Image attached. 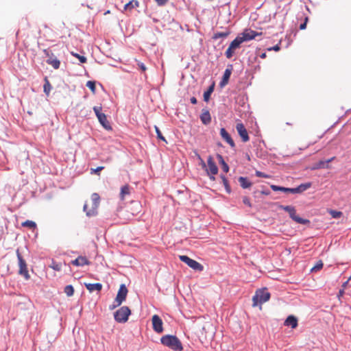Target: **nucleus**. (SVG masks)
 <instances>
[{
  "label": "nucleus",
  "instance_id": "12",
  "mask_svg": "<svg viewBox=\"0 0 351 351\" xmlns=\"http://www.w3.org/2000/svg\"><path fill=\"white\" fill-rule=\"evenodd\" d=\"M262 32H257L252 29H247L242 33L241 36H237L241 43L254 39L257 36H261Z\"/></svg>",
  "mask_w": 351,
  "mask_h": 351
},
{
  "label": "nucleus",
  "instance_id": "5",
  "mask_svg": "<svg viewBox=\"0 0 351 351\" xmlns=\"http://www.w3.org/2000/svg\"><path fill=\"white\" fill-rule=\"evenodd\" d=\"M270 293L266 289L258 290L252 298L253 306L261 305L269 300Z\"/></svg>",
  "mask_w": 351,
  "mask_h": 351
},
{
  "label": "nucleus",
  "instance_id": "10",
  "mask_svg": "<svg viewBox=\"0 0 351 351\" xmlns=\"http://www.w3.org/2000/svg\"><path fill=\"white\" fill-rule=\"evenodd\" d=\"M181 261L186 263L189 267L195 271H201L203 270V266L195 260H193L185 255H181L179 256Z\"/></svg>",
  "mask_w": 351,
  "mask_h": 351
},
{
  "label": "nucleus",
  "instance_id": "3",
  "mask_svg": "<svg viewBox=\"0 0 351 351\" xmlns=\"http://www.w3.org/2000/svg\"><path fill=\"white\" fill-rule=\"evenodd\" d=\"M128 292V291L125 285L124 284L121 285L116 298L112 304L109 306V308L113 310L119 306L125 300Z\"/></svg>",
  "mask_w": 351,
  "mask_h": 351
},
{
  "label": "nucleus",
  "instance_id": "39",
  "mask_svg": "<svg viewBox=\"0 0 351 351\" xmlns=\"http://www.w3.org/2000/svg\"><path fill=\"white\" fill-rule=\"evenodd\" d=\"M256 176L257 177H260V178H270L271 176L267 175V174H265L261 171H256Z\"/></svg>",
  "mask_w": 351,
  "mask_h": 351
},
{
  "label": "nucleus",
  "instance_id": "22",
  "mask_svg": "<svg viewBox=\"0 0 351 351\" xmlns=\"http://www.w3.org/2000/svg\"><path fill=\"white\" fill-rule=\"evenodd\" d=\"M270 187L271 188V189L274 191H282V192H290V193H295V192H294V188H285V187H282V186H276V185H274V184H271L270 186Z\"/></svg>",
  "mask_w": 351,
  "mask_h": 351
},
{
  "label": "nucleus",
  "instance_id": "32",
  "mask_svg": "<svg viewBox=\"0 0 351 351\" xmlns=\"http://www.w3.org/2000/svg\"><path fill=\"white\" fill-rule=\"evenodd\" d=\"M71 54L72 56H73L74 57H76L81 63H85L87 61V59L84 56L80 55V54L74 53L73 51L71 52Z\"/></svg>",
  "mask_w": 351,
  "mask_h": 351
},
{
  "label": "nucleus",
  "instance_id": "18",
  "mask_svg": "<svg viewBox=\"0 0 351 351\" xmlns=\"http://www.w3.org/2000/svg\"><path fill=\"white\" fill-rule=\"evenodd\" d=\"M200 119H201L202 122L205 125H207L210 123L211 117H210V114L208 110H202V112L200 115Z\"/></svg>",
  "mask_w": 351,
  "mask_h": 351
},
{
  "label": "nucleus",
  "instance_id": "9",
  "mask_svg": "<svg viewBox=\"0 0 351 351\" xmlns=\"http://www.w3.org/2000/svg\"><path fill=\"white\" fill-rule=\"evenodd\" d=\"M280 208L288 212L291 218L295 221L301 224H306V223L308 222L307 219H304L296 215L295 209L294 207L291 206H281Z\"/></svg>",
  "mask_w": 351,
  "mask_h": 351
},
{
  "label": "nucleus",
  "instance_id": "31",
  "mask_svg": "<svg viewBox=\"0 0 351 351\" xmlns=\"http://www.w3.org/2000/svg\"><path fill=\"white\" fill-rule=\"evenodd\" d=\"M22 226L24 227H27L31 229L35 228L36 227V223L34 221H29V220H27V221H24L22 223Z\"/></svg>",
  "mask_w": 351,
  "mask_h": 351
},
{
  "label": "nucleus",
  "instance_id": "45",
  "mask_svg": "<svg viewBox=\"0 0 351 351\" xmlns=\"http://www.w3.org/2000/svg\"><path fill=\"white\" fill-rule=\"evenodd\" d=\"M307 21H308V18H307V17H306V18H305V21H304V22L303 23H302V24L300 25V29H302H302H304L306 28Z\"/></svg>",
  "mask_w": 351,
  "mask_h": 351
},
{
  "label": "nucleus",
  "instance_id": "36",
  "mask_svg": "<svg viewBox=\"0 0 351 351\" xmlns=\"http://www.w3.org/2000/svg\"><path fill=\"white\" fill-rule=\"evenodd\" d=\"M211 325L209 323H206L202 326V328L199 330V333L203 335L204 333H206V329L208 328Z\"/></svg>",
  "mask_w": 351,
  "mask_h": 351
},
{
  "label": "nucleus",
  "instance_id": "27",
  "mask_svg": "<svg viewBox=\"0 0 351 351\" xmlns=\"http://www.w3.org/2000/svg\"><path fill=\"white\" fill-rule=\"evenodd\" d=\"M239 182L243 189H247L250 188L252 186V183L248 181V180L246 178L244 177H240L239 178Z\"/></svg>",
  "mask_w": 351,
  "mask_h": 351
},
{
  "label": "nucleus",
  "instance_id": "54",
  "mask_svg": "<svg viewBox=\"0 0 351 351\" xmlns=\"http://www.w3.org/2000/svg\"><path fill=\"white\" fill-rule=\"evenodd\" d=\"M109 13H110V11L108 10V11L105 12V14H109Z\"/></svg>",
  "mask_w": 351,
  "mask_h": 351
},
{
  "label": "nucleus",
  "instance_id": "7",
  "mask_svg": "<svg viewBox=\"0 0 351 351\" xmlns=\"http://www.w3.org/2000/svg\"><path fill=\"white\" fill-rule=\"evenodd\" d=\"M130 313L131 311L128 306H122L114 313V317L117 322L125 323L128 321Z\"/></svg>",
  "mask_w": 351,
  "mask_h": 351
},
{
  "label": "nucleus",
  "instance_id": "42",
  "mask_svg": "<svg viewBox=\"0 0 351 351\" xmlns=\"http://www.w3.org/2000/svg\"><path fill=\"white\" fill-rule=\"evenodd\" d=\"M243 202L249 207L252 206L250 199L247 197H244L243 198Z\"/></svg>",
  "mask_w": 351,
  "mask_h": 351
},
{
  "label": "nucleus",
  "instance_id": "47",
  "mask_svg": "<svg viewBox=\"0 0 351 351\" xmlns=\"http://www.w3.org/2000/svg\"><path fill=\"white\" fill-rule=\"evenodd\" d=\"M206 175L209 177L210 180H212V181H215V176L216 174H206Z\"/></svg>",
  "mask_w": 351,
  "mask_h": 351
},
{
  "label": "nucleus",
  "instance_id": "46",
  "mask_svg": "<svg viewBox=\"0 0 351 351\" xmlns=\"http://www.w3.org/2000/svg\"><path fill=\"white\" fill-rule=\"evenodd\" d=\"M280 47L279 44H277L276 45L274 46L273 47H270L268 49L269 51L274 50L276 51H280Z\"/></svg>",
  "mask_w": 351,
  "mask_h": 351
},
{
  "label": "nucleus",
  "instance_id": "49",
  "mask_svg": "<svg viewBox=\"0 0 351 351\" xmlns=\"http://www.w3.org/2000/svg\"><path fill=\"white\" fill-rule=\"evenodd\" d=\"M308 145H306L305 146H302L300 145V143H298V147L299 148L300 150H304L305 147H306Z\"/></svg>",
  "mask_w": 351,
  "mask_h": 351
},
{
  "label": "nucleus",
  "instance_id": "17",
  "mask_svg": "<svg viewBox=\"0 0 351 351\" xmlns=\"http://www.w3.org/2000/svg\"><path fill=\"white\" fill-rule=\"evenodd\" d=\"M71 263L75 266H84L89 265L90 262L84 256H79L76 259L71 261Z\"/></svg>",
  "mask_w": 351,
  "mask_h": 351
},
{
  "label": "nucleus",
  "instance_id": "52",
  "mask_svg": "<svg viewBox=\"0 0 351 351\" xmlns=\"http://www.w3.org/2000/svg\"><path fill=\"white\" fill-rule=\"evenodd\" d=\"M262 193L265 194V195H269V192H268V191H262Z\"/></svg>",
  "mask_w": 351,
  "mask_h": 351
},
{
  "label": "nucleus",
  "instance_id": "14",
  "mask_svg": "<svg viewBox=\"0 0 351 351\" xmlns=\"http://www.w3.org/2000/svg\"><path fill=\"white\" fill-rule=\"evenodd\" d=\"M236 129L243 142H247L249 141L247 130L242 123H238L236 125Z\"/></svg>",
  "mask_w": 351,
  "mask_h": 351
},
{
  "label": "nucleus",
  "instance_id": "43",
  "mask_svg": "<svg viewBox=\"0 0 351 351\" xmlns=\"http://www.w3.org/2000/svg\"><path fill=\"white\" fill-rule=\"evenodd\" d=\"M156 128V132L157 133V136L158 138L162 139V140H164L165 141V138L162 136V133L160 131V130L158 129V128H157L156 126L155 127Z\"/></svg>",
  "mask_w": 351,
  "mask_h": 351
},
{
  "label": "nucleus",
  "instance_id": "6",
  "mask_svg": "<svg viewBox=\"0 0 351 351\" xmlns=\"http://www.w3.org/2000/svg\"><path fill=\"white\" fill-rule=\"evenodd\" d=\"M101 106H94L93 110L99 121L101 125L107 130H111L112 127L107 119L106 115L101 112Z\"/></svg>",
  "mask_w": 351,
  "mask_h": 351
},
{
  "label": "nucleus",
  "instance_id": "34",
  "mask_svg": "<svg viewBox=\"0 0 351 351\" xmlns=\"http://www.w3.org/2000/svg\"><path fill=\"white\" fill-rule=\"evenodd\" d=\"M329 213L333 218H335V219L341 217L343 215V213L341 212L334 210H329Z\"/></svg>",
  "mask_w": 351,
  "mask_h": 351
},
{
  "label": "nucleus",
  "instance_id": "21",
  "mask_svg": "<svg viewBox=\"0 0 351 351\" xmlns=\"http://www.w3.org/2000/svg\"><path fill=\"white\" fill-rule=\"evenodd\" d=\"M311 186V182H306V183L299 185L296 188H294L293 191H294V192H295V193H302L304 191L308 189Z\"/></svg>",
  "mask_w": 351,
  "mask_h": 351
},
{
  "label": "nucleus",
  "instance_id": "53",
  "mask_svg": "<svg viewBox=\"0 0 351 351\" xmlns=\"http://www.w3.org/2000/svg\"><path fill=\"white\" fill-rule=\"evenodd\" d=\"M348 284V281L344 282L343 285V287H345L346 286V285Z\"/></svg>",
  "mask_w": 351,
  "mask_h": 351
},
{
  "label": "nucleus",
  "instance_id": "30",
  "mask_svg": "<svg viewBox=\"0 0 351 351\" xmlns=\"http://www.w3.org/2000/svg\"><path fill=\"white\" fill-rule=\"evenodd\" d=\"M64 293L69 297L72 296L74 293V289L72 285H67L64 288Z\"/></svg>",
  "mask_w": 351,
  "mask_h": 351
},
{
  "label": "nucleus",
  "instance_id": "8",
  "mask_svg": "<svg viewBox=\"0 0 351 351\" xmlns=\"http://www.w3.org/2000/svg\"><path fill=\"white\" fill-rule=\"evenodd\" d=\"M16 255H17V258H18V261H19V274L23 276L26 280L29 279L30 276L28 273L26 262L23 258L19 250H16Z\"/></svg>",
  "mask_w": 351,
  "mask_h": 351
},
{
  "label": "nucleus",
  "instance_id": "38",
  "mask_svg": "<svg viewBox=\"0 0 351 351\" xmlns=\"http://www.w3.org/2000/svg\"><path fill=\"white\" fill-rule=\"evenodd\" d=\"M50 267L56 271H60L61 269V264L58 263L53 262Z\"/></svg>",
  "mask_w": 351,
  "mask_h": 351
},
{
  "label": "nucleus",
  "instance_id": "40",
  "mask_svg": "<svg viewBox=\"0 0 351 351\" xmlns=\"http://www.w3.org/2000/svg\"><path fill=\"white\" fill-rule=\"evenodd\" d=\"M104 167H98L96 169L91 168L90 173H99L100 171H101Z\"/></svg>",
  "mask_w": 351,
  "mask_h": 351
},
{
  "label": "nucleus",
  "instance_id": "11",
  "mask_svg": "<svg viewBox=\"0 0 351 351\" xmlns=\"http://www.w3.org/2000/svg\"><path fill=\"white\" fill-rule=\"evenodd\" d=\"M241 43H242L240 41V40L239 39L238 37H237L234 40H233L230 43L228 48L227 49V50L225 53L226 58L228 59L231 58L234 53V51L240 47V45Z\"/></svg>",
  "mask_w": 351,
  "mask_h": 351
},
{
  "label": "nucleus",
  "instance_id": "2",
  "mask_svg": "<svg viewBox=\"0 0 351 351\" xmlns=\"http://www.w3.org/2000/svg\"><path fill=\"white\" fill-rule=\"evenodd\" d=\"M161 343L174 350L176 351H181L182 350V346L180 341L173 335H165L163 336L161 339Z\"/></svg>",
  "mask_w": 351,
  "mask_h": 351
},
{
  "label": "nucleus",
  "instance_id": "1",
  "mask_svg": "<svg viewBox=\"0 0 351 351\" xmlns=\"http://www.w3.org/2000/svg\"><path fill=\"white\" fill-rule=\"evenodd\" d=\"M197 159L199 160V165L206 171V174L218 173V167L216 161L211 156L207 158L206 161H204L199 155H198Z\"/></svg>",
  "mask_w": 351,
  "mask_h": 351
},
{
  "label": "nucleus",
  "instance_id": "15",
  "mask_svg": "<svg viewBox=\"0 0 351 351\" xmlns=\"http://www.w3.org/2000/svg\"><path fill=\"white\" fill-rule=\"evenodd\" d=\"M220 134L222 138L224 139L231 147L234 146V143L232 138L225 128H221L220 130Z\"/></svg>",
  "mask_w": 351,
  "mask_h": 351
},
{
  "label": "nucleus",
  "instance_id": "20",
  "mask_svg": "<svg viewBox=\"0 0 351 351\" xmlns=\"http://www.w3.org/2000/svg\"><path fill=\"white\" fill-rule=\"evenodd\" d=\"M84 285L90 292L95 291H99L102 289V285L100 283H85Z\"/></svg>",
  "mask_w": 351,
  "mask_h": 351
},
{
  "label": "nucleus",
  "instance_id": "24",
  "mask_svg": "<svg viewBox=\"0 0 351 351\" xmlns=\"http://www.w3.org/2000/svg\"><path fill=\"white\" fill-rule=\"evenodd\" d=\"M130 194V188L128 185H125L121 187L120 192V197L123 200L127 195Z\"/></svg>",
  "mask_w": 351,
  "mask_h": 351
},
{
  "label": "nucleus",
  "instance_id": "50",
  "mask_svg": "<svg viewBox=\"0 0 351 351\" xmlns=\"http://www.w3.org/2000/svg\"><path fill=\"white\" fill-rule=\"evenodd\" d=\"M344 293V291H343V289H341L339 292V295H338V297L340 298L341 296H342Z\"/></svg>",
  "mask_w": 351,
  "mask_h": 351
},
{
  "label": "nucleus",
  "instance_id": "13",
  "mask_svg": "<svg viewBox=\"0 0 351 351\" xmlns=\"http://www.w3.org/2000/svg\"><path fill=\"white\" fill-rule=\"evenodd\" d=\"M152 322L154 330L157 333H161L163 332L162 320L157 315H154L152 317Z\"/></svg>",
  "mask_w": 351,
  "mask_h": 351
},
{
  "label": "nucleus",
  "instance_id": "44",
  "mask_svg": "<svg viewBox=\"0 0 351 351\" xmlns=\"http://www.w3.org/2000/svg\"><path fill=\"white\" fill-rule=\"evenodd\" d=\"M158 5H164L167 3L168 0H155Z\"/></svg>",
  "mask_w": 351,
  "mask_h": 351
},
{
  "label": "nucleus",
  "instance_id": "48",
  "mask_svg": "<svg viewBox=\"0 0 351 351\" xmlns=\"http://www.w3.org/2000/svg\"><path fill=\"white\" fill-rule=\"evenodd\" d=\"M197 99L195 97H193L191 98V102L193 104H197Z\"/></svg>",
  "mask_w": 351,
  "mask_h": 351
},
{
  "label": "nucleus",
  "instance_id": "28",
  "mask_svg": "<svg viewBox=\"0 0 351 351\" xmlns=\"http://www.w3.org/2000/svg\"><path fill=\"white\" fill-rule=\"evenodd\" d=\"M230 34V32L227 30L223 32H216L214 34L213 38L217 40L219 38H226Z\"/></svg>",
  "mask_w": 351,
  "mask_h": 351
},
{
  "label": "nucleus",
  "instance_id": "51",
  "mask_svg": "<svg viewBox=\"0 0 351 351\" xmlns=\"http://www.w3.org/2000/svg\"><path fill=\"white\" fill-rule=\"evenodd\" d=\"M260 57H261V58H263H263H265L267 57V54H266V53H265V52H264V53H261V54L260 55Z\"/></svg>",
  "mask_w": 351,
  "mask_h": 351
},
{
  "label": "nucleus",
  "instance_id": "35",
  "mask_svg": "<svg viewBox=\"0 0 351 351\" xmlns=\"http://www.w3.org/2000/svg\"><path fill=\"white\" fill-rule=\"evenodd\" d=\"M86 86L91 90L93 93L95 92L96 86H95V82L93 81H88L86 82Z\"/></svg>",
  "mask_w": 351,
  "mask_h": 351
},
{
  "label": "nucleus",
  "instance_id": "41",
  "mask_svg": "<svg viewBox=\"0 0 351 351\" xmlns=\"http://www.w3.org/2000/svg\"><path fill=\"white\" fill-rule=\"evenodd\" d=\"M137 65L143 72H145L147 70L145 65L143 62H138Z\"/></svg>",
  "mask_w": 351,
  "mask_h": 351
},
{
  "label": "nucleus",
  "instance_id": "25",
  "mask_svg": "<svg viewBox=\"0 0 351 351\" xmlns=\"http://www.w3.org/2000/svg\"><path fill=\"white\" fill-rule=\"evenodd\" d=\"M230 75L231 70L228 69H226L223 75L222 80L220 83L221 86H223L228 84Z\"/></svg>",
  "mask_w": 351,
  "mask_h": 351
},
{
  "label": "nucleus",
  "instance_id": "33",
  "mask_svg": "<svg viewBox=\"0 0 351 351\" xmlns=\"http://www.w3.org/2000/svg\"><path fill=\"white\" fill-rule=\"evenodd\" d=\"M221 177V179L222 180V182L226 188V190L228 193H230V186L228 184V180L226 179V178L223 176V175H221L220 176Z\"/></svg>",
  "mask_w": 351,
  "mask_h": 351
},
{
  "label": "nucleus",
  "instance_id": "4",
  "mask_svg": "<svg viewBox=\"0 0 351 351\" xmlns=\"http://www.w3.org/2000/svg\"><path fill=\"white\" fill-rule=\"evenodd\" d=\"M99 196L97 193H93L91 195V206L88 208V204L86 203L84 205V211L86 213L88 217H91L97 213V209L99 204Z\"/></svg>",
  "mask_w": 351,
  "mask_h": 351
},
{
  "label": "nucleus",
  "instance_id": "16",
  "mask_svg": "<svg viewBox=\"0 0 351 351\" xmlns=\"http://www.w3.org/2000/svg\"><path fill=\"white\" fill-rule=\"evenodd\" d=\"M334 157L328 159V160H321L317 163L315 164L313 169H322V168H328L329 167V163L334 160Z\"/></svg>",
  "mask_w": 351,
  "mask_h": 351
},
{
  "label": "nucleus",
  "instance_id": "26",
  "mask_svg": "<svg viewBox=\"0 0 351 351\" xmlns=\"http://www.w3.org/2000/svg\"><path fill=\"white\" fill-rule=\"evenodd\" d=\"M214 87H215V84L213 83L211 86H209L208 90L204 92V100L205 101L207 102V101H209L210 95H211L212 93L214 90Z\"/></svg>",
  "mask_w": 351,
  "mask_h": 351
},
{
  "label": "nucleus",
  "instance_id": "29",
  "mask_svg": "<svg viewBox=\"0 0 351 351\" xmlns=\"http://www.w3.org/2000/svg\"><path fill=\"white\" fill-rule=\"evenodd\" d=\"M217 159L219 162L222 165V169L224 172L227 173L229 171V167L227 165V163L223 160V158L221 157V155H218Z\"/></svg>",
  "mask_w": 351,
  "mask_h": 351
},
{
  "label": "nucleus",
  "instance_id": "19",
  "mask_svg": "<svg viewBox=\"0 0 351 351\" xmlns=\"http://www.w3.org/2000/svg\"><path fill=\"white\" fill-rule=\"evenodd\" d=\"M285 325L295 328L298 326V319L293 315H289L285 322Z\"/></svg>",
  "mask_w": 351,
  "mask_h": 351
},
{
  "label": "nucleus",
  "instance_id": "37",
  "mask_svg": "<svg viewBox=\"0 0 351 351\" xmlns=\"http://www.w3.org/2000/svg\"><path fill=\"white\" fill-rule=\"evenodd\" d=\"M323 267V263L322 261H319L316 263V265L312 267L311 271H317L319 269H321Z\"/></svg>",
  "mask_w": 351,
  "mask_h": 351
},
{
  "label": "nucleus",
  "instance_id": "23",
  "mask_svg": "<svg viewBox=\"0 0 351 351\" xmlns=\"http://www.w3.org/2000/svg\"><path fill=\"white\" fill-rule=\"evenodd\" d=\"M139 6V2L136 0H132L124 5L125 10H132Z\"/></svg>",
  "mask_w": 351,
  "mask_h": 351
}]
</instances>
